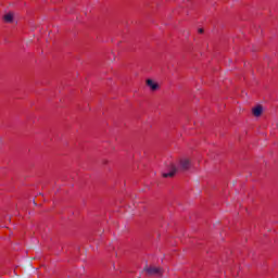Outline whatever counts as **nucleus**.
<instances>
[{"label": "nucleus", "mask_w": 278, "mask_h": 278, "mask_svg": "<svg viewBox=\"0 0 278 278\" xmlns=\"http://www.w3.org/2000/svg\"><path fill=\"white\" fill-rule=\"evenodd\" d=\"M146 271L148 273V275H162V268L160 267H149L146 269Z\"/></svg>", "instance_id": "f03ea898"}, {"label": "nucleus", "mask_w": 278, "mask_h": 278, "mask_svg": "<svg viewBox=\"0 0 278 278\" xmlns=\"http://www.w3.org/2000/svg\"><path fill=\"white\" fill-rule=\"evenodd\" d=\"M181 167L185 169L190 168V161L189 160L181 161Z\"/></svg>", "instance_id": "39448f33"}, {"label": "nucleus", "mask_w": 278, "mask_h": 278, "mask_svg": "<svg viewBox=\"0 0 278 278\" xmlns=\"http://www.w3.org/2000/svg\"><path fill=\"white\" fill-rule=\"evenodd\" d=\"M175 175V172H170V173H165L163 174V177H173Z\"/></svg>", "instance_id": "423d86ee"}, {"label": "nucleus", "mask_w": 278, "mask_h": 278, "mask_svg": "<svg viewBox=\"0 0 278 278\" xmlns=\"http://www.w3.org/2000/svg\"><path fill=\"white\" fill-rule=\"evenodd\" d=\"M200 33H203V29H200Z\"/></svg>", "instance_id": "0eeeda50"}, {"label": "nucleus", "mask_w": 278, "mask_h": 278, "mask_svg": "<svg viewBox=\"0 0 278 278\" xmlns=\"http://www.w3.org/2000/svg\"><path fill=\"white\" fill-rule=\"evenodd\" d=\"M263 112H264V109L262 108V105H257L252 109V114L253 116H256V118H258V116H262Z\"/></svg>", "instance_id": "7ed1b4c3"}, {"label": "nucleus", "mask_w": 278, "mask_h": 278, "mask_svg": "<svg viewBox=\"0 0 278 278\" xmlns=\"http://www.w3.org/2000/svg\"><path fill=\"white\" fill-rule=\"evenodd\" d=\"M4 23H13L14 22V14L13 13H7L3 16Z\"/></svg>", "instance_id": "20e7f679"}, {"label": "nucleus", "mask_w": 278, "mask_h": 278, "mask_svg": "<svg viewBox=\"0 0 278 278\" xmlns=\"http://www.w3.org/2000/svg\"><path fill=\"white\" fill-rule=\"evenodd\" d=\"M146 85L148 86V88H150V90H152V92H155V90H160V84L151 78L146 80Z\"/></svg>", "instance_id": "f257e3e1"}]
</instances>
